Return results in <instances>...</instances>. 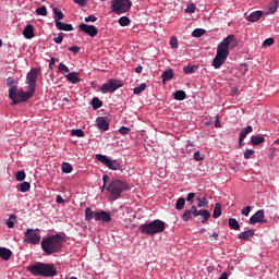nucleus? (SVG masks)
Returning <instances> with one entry per match:
<instances>
[{"mask_svg": "<svg viewBox=\"0 0 279 279\" xmlns=\"http://www.w3.org/2000/svg\"><path fill=\"white\" fill-rule=\"evenodd\" d=\"M238 46V39L234 35L230 34L222 41L218 44V48L216 50V57L213 61V66L215 69H220L227 61L230 49H233Z\"/></svg>", "mask_w": 279, "mask_h": 279, "instance_id": "obj_1", "label": "nucleus"}, {"mask_svg": "<svg viewBox=\"0 0 279 279\" xmlns=\"http://www.w3.org/2000/svg\"><path fill=\"white\" fill-rule=\"evenodd\" d=\"M63 243L64 238L60 234H54L43 239L40 245L45 254L51 255L61 252Z\"/></svg>", "mask_w": 279, "mask_h": 279, "instance_id": "obj_2", "label": "nucleus"}, {"mask_svg": "<svg viewBox=\"0 0 279 279\" xmlns=\"http://www.w3.org/2000/svg\"><path fill=\"white\" fill-rule=\"evenodd\" d=\"M26 270L34 277H53L58 275L54 265L45 263H36L35 265L28 266Z\"/></svg>", "mask_w": 279, "mask_h": 279, "instance_id": "obj_3", "label": "nucleus"}, {"mask_svg": "<svg viewBox=\"0 0 279 279\" xmlns=\"http://www.w3.org/2000/svg\"><path fill=\"white\" fill-rule=\"evenodd\" d=\"M167 229V223L160 219L153 220L150 222L143 223L138 226V231L142 234L154 236L156 234L165 232Z\"/></svg>", "mask_w": 279, "mask_h": 279, "instance_id": "obj_4", "label": "nucleus"}, {"mask_svg": "<svg viewBox=\"0 0 279 279\" xmlns=\"http://www.w3.org/2000/svg\"><path fill=\"white\" fill-rule=\"evenodd\" d=\"M130 186L121 180H113L107 187V191L111 194L112 199H119L122 193L128 191Z\"/></svg>", "mask_w": 279, "mask_h": 279, "instance_id": "obj_5", "label": "nucleus"}, {"mask_svg": "<svg viewBox=\"0 0 279 279\" xmlns=\"http://www.w3.org/2000/svg\"><path fill=\"white\" fill-rule=\"evenodd\" d=\"M41 241V234L39 229H26V232H24V243L31 244V245H38Z\"/></svg>", "mask_w": 279, "mask_h": 279, "instance_id": "obj_6", "label": "nucleus"}, {"mask_svg": "<svg viewBox=\"0 0 279 279\" xmlns=\"http://www.w3.org/2000/svg\"><path fill=\"white\" fill-rule=\"evenodd\" d=\"M111 12H114V14H125V12H129L132 8L131 0H113Z\"/></svg>", "mask_w": 279, "mask_h": 279, "instance_id": "obj_7", "label": "nucleus"}, {"mask_svg": "<svg viewBox=\"0 0 279 279\" xmlns=\"http://www.w3.org/2000/svg\"><path fill=\"white\" fill-rule=\"evenodd\" d=\"M96 160L112 171L122 170V166L118 160H111L107 155H96Z\"/></svg>", "mask_w": 279, "mask_h": 279, "instance_id": "obj_8", "label": "nucleus"}, {"mask_svg": "<svg viewBox=\"0 0 279 279\" xmlns=\"http://www.w3.org/2000/svg\"><path fill=\"white\" fill-rule=\"evenodd\" d=\"M34 90L29 89L27 92L19 90L16 92L13 97H10L11 100H13V104H24V101H27L34 96Z\"/></svg>", "mask_w": 279, "mask_h": 279, "instance_id": "obj_9", "label": "nucleus"}, {"mask_svg": "<svg viewBox=\"0 0 279 279\" xmlns=\"http://www.w3.org/2000/svg\"><path fill=\"white\" fill-rule=\"evenodd\" d=\"M123 84L121 81L119 80H109L108 83L104 84L101 87H100V92L104 93V94H107V93H114L117 89H119L120 87H122Z\"/></svg>", "mask_w": 279, "mask_h": 279, "instance_id": "obj_10", "label": "nucleus"}, {"mask_svg": "<svg viewBox=\"0 0 279 279\" xmlns=\"http://www.w3.org/2000/svg\"><path fill=\"white\" fill-rule=\"evenodd\" d=\"M38 73H39V70L36 68H33L31 69V72L26 74V84H28V89H31V92L36 90Z\"/></svg>", "mask_w": 279, "mask_h": 279, "instance_id": "obj_11", "label": "nucleus"}, {"mask_svg": "<svg viewBox=\"0 0 279 279\" xmlns=\"http://www.w3.org/2000/svg\"><path fill=\"white\" fill-rule=\"evenodd\" d=\"M78 29L92 38H94L98 35V29L95 25H88L86 23H81L78 25Z\"/></svg>", "mask_w": 279, "mask_h": 279, "instance_id": "obj_12", "label": "nucleus"}, {"mask_svg": "<svg viewBox=\"0 0 279 279\" xmlns=\"http://www.w3.org/2000/svg\"><path fill=\"white\" fill-rule=\"evenodd\" d=\"M257 223H267V220L265 219V210L259 209L257 210L253 216H251L248 220V225L255 226Z\"/></svg>", "mask_w": 279, "mask_h": 279, "instance_id": "obj_13", "label": "nucleus"}, {"mask_svg": "<svg viewBox=\"0 0 279 279\" xmlns=\"http://www.w3.org/2000/svg\"><path fill=\"white\" fill-rule=\"evenodd\" d=\"M95 221H100L102 223H109L112 221V217L110 213L105 211V210H99L95 215Z\"/></svg>", "mask_w": 279, "mask_h": 279, "instance_id": "obj_14", "label": "nucleus"}, {"mask_svg": "<svg viewBox=\"0 0 279 279\" xmlns=\"http://www.w3.org/2000/svg\"><path fill=\"white\" fill-rule=\"evenodd\" d=\"M17 84L19 82L12 77L7 80V85L10 87L9 89V97L13 98V95L17 92Z\"/></svg>", "mask_w": 279, "mask_h": 279, "instance_id": "obj_15", "label": "nucleus"}, {"mask_svg": "<svg viewBox=\"0 0 279 279\" xmlns=\"http://www.w3.org/2000/svg\"><path fill=\"white\" fill-rule=\"evenodd\" d=\"M197 211H198V210H197L196 206L193 205L191 209L186 210V211L183 214L182 220H183L184 222H187L189 220L192 219V217L196 218V217H197Z\"/></svg>", "mask_w": 279, "mask_h": 279, "instance_id": "obj_16", "label": "nucleus"}, {"mask_svg": "<svg viewBox=\"0 0 279 279\" xmlns=\"http://www.w3.org/2000/svg\"><path fill=\"white\" fill-rule=\"evenodd\" d=\"M253 132V126L247 125L246 128L242 129L239 135V146H243V142L248 134Z\"/></svg>", "mask_w": 279, "mask_h": 279, "instance_id": "obj_17", "label": "nucleus"}, {"mask_svg": "<svg viewBox=\"0 0 279 279\" xmlns=\"http://www.w3.org/2000/svg\"><path fill=\"white\" fill-rule=\"evenodd\" d=\"M97 129L101 132H107L109 130V123L105 119V117H98L96 119Z\"/></svg>", "mask_w": 279, "mask_h": 279, "instance_id": "obj_18", "label": "nucleus"}, {"mask_svg": "<svg viewBox=\"0 0 279 279\" xmlns=\"http://www.w3.org/2000/svg\"><path fill=\"white\" fill-rule=\"evenodd\" d=\"M264 16L263 11H254L250 13L245 19L247 22L257 23Z\"/></svg>", "mask_w": 279, "mask_h": 279, "instance_id": "obj_19", "label": "nucleus"}, {"mask_svg": "<svg viewBox=\"0 0 279 279\" xmlns=\"http://www.w3.org/2000/svg\"><path fill=\"white\" fill-rule=\"evenodd\" d=\"M255 235V230L248 229L238 234L239 240L248 241Z\"/></svg>", "mask_w": 279, "mask_h": 279, "instance_id": "obj_20", "label": "nucleus"}, {"mask_svg": "<svg viewBox=\"0 0 279 279\" xmlns=\"http://www.w3.org/2000/svg\"><path fill=\"white\" fill-rule=\"evenodd\" d=\"M56 27L59 31L73 32V25L72 24H66V23H63L61 21H56Z\"/></svg>", "mask_w": 279, "mask_h": 279, "instance_id": "obj_21", "label": "nucleus"}, {"mask_svg": "<svg viewBox=\"0 0 279 279\" xmlns=\"http://www.w3.org/2000/svg\"><path fill=\"white\" fill-rule=\"evenodd\" d=\"M24 38L26 39H33L35 37L34 27L32 24L26 25V28H24Z\"/></svg>", "mask_w": 279, "mask_h": 279, "instance_id": "obj_22", "label": "nucleus"}, {"mask_svg": "<svg viewBox=\"0 0 279 279\" xmlns=\"http://www.w3.org/2000/svg\"><path fill=\"white\" fill-rule=\"evenodd\" d=\"M12 256V251L10 248H4L3 246H0V258L3 260H9Z\"/></svg>", "mask_w": 279, "mask_h": 279, "instance_id": "obj_23", "label": "nucleus"}, {"mask_svg": "<svg viewBox=\"0 0 279 279\" xmlns=\"http://www.w3.org/2000/svg\"><path fill=\"white\" fill-rule=\"evenodd\" d=\"M251 143L254 146H259L265 143V137L262 135H253L251 136Z\"/></svg>", "mask_w": 279, "mask_h": 279, "instance_id": "obj_24", "label": "nucleus"}, {"mask_svg": "<svg viewBox=\"0 0 279 279\" xmlns=\"http://www.w3.org/2000/svg\"><path fill=\"white\" fill-rule=\"evenodd\" d=\"M174 76L173 70L165 71L161 75L162 83L166 84L168 81L173 80Z\"/></svg>", "mask_w": 279, "mask_h": 279, "instance_id": "obj_25", "label": "nucleus"}, {"mask_svg": "<svg viewBox=\"0 0 279 279\" xmlns=\"http://www.w3.org/2000/svg\"><path fill=\"white\" fill-rule=\"evenodd\" d=\"M228 226L231 230H234V231H239L241 229V226L235 218H229Z\"/></svg>", "mask_w": 279, "mask_h": 279, "instance_id": "obj_26", "label": "nucleus"}, {"mask_svg": "<svg viewBox=\"0 0 279 279\" xmlns=\"http://www.w3.org/2000/svg\"><path fill=\"white\" fill-rule=\"evenodd\" d=\"M52 12L54 14V24L64 20V14L59 8H53Z\"/></svg>", "mask_w": 279, "mask_h": 279, "instance_id": "obj_27", "label": "nucleus"}, {"mask_svg": "<svg viewBox=\"0 0 279 279\" xmlns=\"http://www.w3.org/2000/svg\"><path fill=\"white\" fill-rule=\"evenodd\" d=\"M198 216L203 217L202 222L205 223L210 218V213L207 209H201V210H197V217Z\"/></svg>", "mask_w": 279, "mask_h": 279, "instance_id": "obj_28", "label": "nucleus"}, {"mask_svg": "<svg viewBox=\"0 0 279 279\" xmlns=\"http://www.w3.org/2000/svg\"><path fill=\"white\" fill-rule=\"evenodd\" d=\"M65 77H66V80H68L69 82H71L72 84H77V83H80V81H82V80H80V77L77 76V72H72V73L68 74Z\"/></svg>", "mask_w": 279, "mask_h": 279, "instance_id": "obj_29", "label": "nucleus"}, {"mask_svg": "<svg viewBox=\"0 0 279 279\" xmlns=\"http://www.w3.org/2000/svg\"><path fill=\"white\" fill-rule=\"evenodd\" d=\"M96 213L92 210L90 207H86L85 209V221L89 222L93 219L95 220Z\"/></svg>", "mask_w": 279, "mask_h": 279, "instance_id": "obj_30", "label": "nucleus"}, {"mask_svg": "<svg viewBox=\"0 0 279 279\" xmlns=\"http://www.w3.org/2000/svg\"><path fill=\"white\" fill-rule=\"evenodd\" d=\"M222 215V206L220 203H217L214 210V219H218Z\"/></svg>", "mask_w": 279, "mask_h": 279, "instance_id": "obj_31", "label": "nucleus"}, {"mask_svg": "<svg viewBox=\"0 0 279 279\" xmlns=\"http://www.w3.org/2000/svg\"><path fill=\"white\" fill-rule=\"evenodd\" d=\"M208 204H209V202L205 196L204 197H197L198 208H207Z\"/></svg>", "mask_w": 279, "mask_h": 279, "instance_id": "obj_32", "label": "nucleus"}, {"mask_svg": "<svg viewBox=\"0 0 279 279\" xmlns=\"http://www.w3.org/2000/svg\"><path fill=\"white\" fill-rule=\"evenodd\" d=\"M278 8H279V2H278V0H275L274 2H271L269 4L268 14H275V12H277Z\"/></svg>", "mask_w": 279, "mask_h": 279, "instance_id": "obj_33", "label": "nucleus"}, {"mask_svg": "<svg viewBox=\"0 0 279 279\" xmlns=\"http://www.w3.org/2000/svg\"><path fill=\"white\" fill-rule=\"evenodd\" d=\"M35 12L38 16H44V17L48 16V10L45 5L37 8Z\"/></svg>", "mask_w": 279, "mask_h": 279, "instance_id": "obj_34", "label": "nucleus"}, {"mask_svg": "<svg viewBox=\"0 0 279 279\" xmlns=\"http://www.w3.org/2000/svg\"><path fill=\"white\" fill-rule=\"evenodd\" d=\"M61 169H62L63 173H68V174L72 173V171H73V167L69 162L62 163Z\"/></svg>", "mask_w": 279, "mask_h": 279, "instance_id": "obj_35", "label": "nucleus"}, {"mask_svg": "<svg viewBox=\"0 0 279 279\" xmlns=\"http://www.w3.org/2000/svg\"><path fill=\"white\" fill-rule=\"evenodd\" d=\"M206 34V31L204 28H196L193 31L192 36L195 38H201Z\"/></svg>", "mask_w": 279, "mask_h": 279, "instance_id": "obj_36", "label": "nucleus"}, {"mask_svg": "<svg viewBox=\"0 0 279 279\" xmlns=\"http://www.w3.org/2000/svg\"><path fill=\"white\" fill-rule=\"evenodd\" d=\"M119 24H120V26H122V27H126V26H129V25L131 24V20H130V17H128V16H122V17H120V20H119Z\"/></svg>", "mask_w": 279, "mask_h": 279, "instance_id": "obj_37", "label": "nucleus"}, {"mask_svg": "<svg viewBox=\"0 0 279 279\" xmlns=\"http://www.w3.org/2000/svg\"><path fill=\"white\" fill-rule=\"evenodd\" d=\"M19 191L25 193L28 192L31 190V183L28 182H23L22 184L19 185Z\"/></svg>", "mask_w": 279, "mask_h": 279, "instance_id": "obj_38", "label": "nucleus"}, {"mask_svg": "<svg viewBox=\"0 0 279 279\" xmlns=\"http://www.w3.org/2000/svg\"><path fill=\"white\" fill-rule=\"evenodd\" d=\"M185 206V199L183 197H180L175 203V209L182 210Z\"/></svg>", "mask_w": 279, "mask_h": 279, "instance_id": "obj_39", "label": "nucleus"}, {"mask_svg": "<svg viewBox=\"0 0 279 279\" xmlns=\"http://www.w3.org/2000/svg\"><path fill=\"white\" fill-rule=\"evenodd\" d=\"M174 99L177 100H183L186 98V94L183 90H178L177 93L173 94Z\"/></svg>", "mask_w": 279, "mask_h": 279, "instance_id": "obj_40", "label": "nucleus"}, {"mask_svg": "<svg viewBox=\"0 0 279 279\" xmlns=\"http://www.w3.org/2000/svg\"><path fill=\"white\" fill-rule=\"evenodd\" d=\"M63 39H64V34L59 33L57 36L53 37V43L57 45H61L63 43Z\"/></svg>", "mask_w": 279, "mask_h": 279, "instance_id": "obj_41", "label": "nucleus"}, {"mask_svg": "<svg viewBox=\"0 0 279 279\" xmlns=\"http://www.w3.org/2000/svg\"><path fill=\"white\" fill-rule=\"evenodd\" d=\"M71 135L76 137H84L85 133L82 131V129H76L71 131Z\"/></svg>", "mask_w": 279, "mask_h": 279, "instance_id": "obj_42", "label": "nucleus"}, {"mask_svg": "<svg viewBox=\"0 0 279 279\" xmlns=\"http://www.w3.org/2000/svg\"><path fill=\"white\" fill-rule=\"evenodd\" d=\"M58 69L62 73V75H66V73H70V69L63 63H60L58 65Z\"/></svg>", "mask_w": 279, "mask_h": 279, "instance_id": "obj_43", "label": "nucleus"}, {"mask_svg": "<svg viewBox=\"0 0 279 279\" xmlns=\"http://www.w3.org/2000/svg\"><path fill=\"white\" fill-rule=\"evenodd\" d=\"M16 220V216L15 215H11L10 218L7 221V226L12 229L14 228V222Z\"/></svg>", "mask_w": 279, "mask_h": 279, "instance_id": "obj_44", "label": "nucleus"}, {"mask_svg": "<svg viewBox=\"0 0 279 279\" xmlns=\"http://www.w3.org/2000/svg\"><path fill=\"white\" fill-rule=\"evenodd\" d=\"M197 69H198V66H195V65H193V66H185V68L183 69V72H184L185 74H192V73H194Z\"/></svg>", "mask_w": 279, "mask_h": 279, "instance_id": "obj_45", "label": "nucleus"}, {"mask_svg": "<svg viewBox=\"0 0 279 279\" xmlns=\"http://www.w3.org/2000/svg\"><path fill=\"white\" fill-rule=\"evenodd\" d=\"M146 84H141L138 87H135L134 89H133V93L135 94V95H138V94H141L142 92H144L145 89H146Z\"/></svg>", "mask_w": 279, "mask_h": 279, "instance_id": "obj_46", "label": "nucleus"}, {"mask_svg": "<svg viewBox=\"0 0 279 279\" xmlns=\"http://www.w3.org/2000/svg\"><path fill=\"white\" fill-rule=\"evenodd\" d=\"M15 178L17 181L22 182L26 179V173L24 171H17Z\"/></svg>", "mask_w": 279, "mask_h": 279, "instance_id": "obj_47", "label": "nucleus"}, {"mask_svg": "<svg viewBox=\"0 0 279 279\" xmlns=\"http://www.w3.org/2000/svg\"><path fill=\"white\" fill-rule=\"evenodd\" d=\"M251 211H252V207H251V206H246V207H244V208L241 210V214H242V216H244V217H248L250 214H251Z\"/></svg>", "mask_w": 279, "mask_h": 279, "instance_id": "obj_48", "label": "nucleus"}, {"mask_svg": "<svg viewBox=\"0 0 279 279\" xmlns=\"http://www.w3.org/2000/svg\"><path fill=\"white\" fill-rule=\"evenodd\" d=\"M195 10H196V7L192 3V4L187 5V8L185 9V13L194 14Z\"/></svg>", "mask_w": 279, "mask_h": 279, "instance_id": "obj_49", "label": "nucleus"}, {"mask_svg": "<svg viewBox=\"0 0 279 279\" xmlns=\"http://www.w3.org/2000/svg\"><path fill=\"white\" fill-rule=\"evenodd\" d=\"M170 47L172 49H178V39L175 37H171V39H170Z\"/></svg>", "mask_w": 279, "mask_h": 279, "instance_id": "obj_50", "label": "nucleus"}, {"mask_svg": "<svg viewBox=\"0 0 279 279\" xmlns=\"http://www.w3.org/2000/svg\"><path fill=\"white\" fill-rule=\"evenodd\" d=\"M130 132H131V129L130 128H128V126H122L121 129H120V134H122V135H129L130 134Z\"/></svg>", "mask_w": 279, "mask_h": 279, "instance_id": "obj_51", "label": "nucleus"}, {"mask_svg": "<svg viewBox=\"0 0 279 279\" xmlns=\"http://www.w3.org/2000/svg\"><path fill=\"white\" fill-rule=\"evenodd\" d=\"M194 159L198 162L204 160V157L203 155H201L199 150H196V153H194Z\"/></svg>", "mask_w": 279, "mask_h": 279, "instance_id": "obj_52", "label": "nucleus"}, {"mask_svg": "<svg viewBox=\"0 0 279 279\" xmlns=\"http://www.w3.org/2000/svg\"><path fill=\"white\" fill-rule=\"evenodd\" d=\"M254 154H255V150H252V149L245 150L244 158L251 159Z\"/></svg>", "mask_w": 279, "mask_h": 279, "instance_id": "obj_53", "label": "nucleus"}, {"mask_svg": "<svg viewBox=\"0 0 279 279\" xmlns=\"http://www.w3.org/2000/svg\"><path fill=\"white\" fill-rule=\"evenodd\" d=\"M264 46H267V47H271V45H274V38L269 37V38H266L263 43Z\"/></svg>", "mask_w": 279, "mask_h": 279, "instance_id": "obj_54", "label": "nucleus"}, {"mask_svg": "<svg viewBox=\"0 0 279 279\" xmlns=\"http://www.w3.org/2000/svg\"><path fill=\"white\" fill-rule=\"evenodd\" d=\"M90 104L92 106H102V101L97 97H95Z\"/></svg>", "mask_w": 279, "mask_h": 279, "instance_id": "obj_55", "label": "nucleus"}, {"mask_svg": "<svg viewBox=\"0 0 279 279\" xmlns=\"http://www.w3.org/2000/svg\"><path fill=\"white\" fill-rule=\"evenodd\" d=\"M68 50L73 53H80V46H71L68 48Z\"/></svg>", "mask_w": 279, "mask_h": 279, "instance_id": "obj_56", "label": "nucleus"}, {"mask_svg": "<svg viewBox=\"0 0 279 279\" xmlns=\"http://www.w3.org/2000/svg\"><path fill=\"white\" fill-rule=\"evenodd\" d=\"M109 175L105 174L104 178H102V181H104V185L101 187V192H104V190L106 189V185L107 183L109 182Z\"/></svg>", "mask_w": 279, "mask_h": 279, "instance_id": "obj_57", "label": "nucleus"}, {"mask_svg": "<svg viewBox=\"0 0 279 279\" xmlns=\"http://www.w3.org/2000/svg\"><path fill=\"white\" fill-rule=\"evenodd\" d=\"M96 21H97V17L94 15H89V16L85 17L86 23H95Z\"/></svg>", "mask_w": 279, "mask_h": 279, "instance_id": "obj_58", "label": "nucleus"}, {"mask_svg": "<svg viewBox=\"0 0 279 279\" xmlns=\"http://www.w3.org/2000/svg\"><path fill=\"white\" fill-rule=\"evenodd\" d=\"M88 0H74L76 4H78L81 8H85Z\"/></svg>", "mask_w": 279, "mask_h": 279, "instance_id": "obj_59", "label": "nucleus"}, {"mask_svg": "<svg viewBox=\"0 0 279 279\" xmlns=\"http://www.w3.org/2000/svg\"><path fill=\"white\" fill-rule=\"evenodd\" d=\"M58 61V59H56L54 57H52L49 61V69L53 70V66L56 65V62Z\"/></svg>", "mask_w": 279, "mask_h": 279, "instance_id": "obj_60", "label": "nucleus"}, {"mask_svg": "<svg viewBox=\"0 0 279 279\" xmlns=\"http://www.w3.org/2000/svg\"><path fill=\"white\" fill-rule=\"evenodd\" d=\"M195 197V193H190L186 197V202H191V204H193V199Z\"/></svg>", "mask_w": 279, "mask_h": 279, "instance_id": "obj_61", "label": "nucleus"}, {"mask_svg": "<svg viewBox=\"0 0 279 279\" xmlns=\"http://www.w3.org/2000/svg\"><path fill=\"white\" fill-rule=\"evenodd\" d=\"M56 202H57V204H64L65 203L64 198L61 195L57 196Z\"/></svg>", "mask_w": 279, "mask_h": 279, "instance_id": "obj_62", "label": "nucleus"}, {"mask_svg": "<svg viewBox=\"0 0 279 279\" xmlns=\"http://www.w3.org/2000/svg\"><path fill=\"white\" fill-rule=\"evenodd\" d=\"M209 239L211 240V241H218L219 240V234L217 233V232H214L210 236H209Z\"/></svg>", "mask_w": 279, "mask_h": 279, "instance_id": "obj_63", "label": "nucleus"}, {"mask_svg": "<svg viewBox=\"0 0 279 279\" xmlns=\"http://www.w3.org/2000/svg\"><path fill=\"white\" fill-rule=\"evenodd\" d=\"M238 92H239V89H238V88L232 87V88L230 89V95L234 96V95H236V94H238Z\"/></svg>", "mask_w": 279, "mask_h": 279, "instance_id": "obj_64", "label": "nucleus"}]
</instances>
